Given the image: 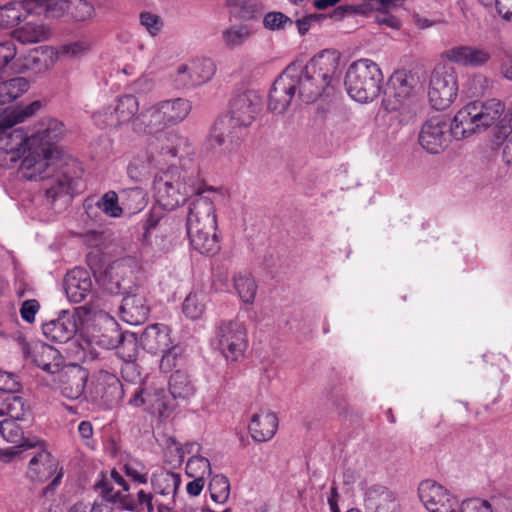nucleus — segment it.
<instances>
[{
	"label": "nucleus",
	"mask_w": 512,
	"mask_h": 512,
	"mask_svg": "<svg viewBox=\"0 0 512 512\" xmlns=\"http://www.w3.org/2000/svg\"><path fill=\"white\" fill-rule=\"evenodd\" d=\"M13 126L4 118L0 121V166L10 167L23 157L21 176L27 180L42 176L59 158L57 142L65 134L64 124L54 118H43L30 134L23 128L12 129Z\"/></svg>",
	"instance_id": "f257e3e1"
},
{
	"label": "nucleus",
	"mask_w": 512,
	"mask_h": 512,
	"mask_svg": "<svg viewBox=\"0 0 512 512\" xmlns=\"http://www.w3.org/2000/svg\"><path fill=\"white\" fill-rule=\"evenodd\" d=\"M493 127L498 140L512 133V112L498 99L475 100L463 106L451 123L453 137L460 140L471 134Z\"/></svg>",
	"instance_id": "f03ea898"
},
{
	"label": "nucleus",
	"mask_w": 512,
	"mask_h": 512,
	"mask_svg": "<svg viewBox=\"0 0 512 512\" xmlns=\"http://www.w3.org/2000/svg\"><path fill=\"white\" fill-rule=\"evenodd\" d=\"M261 109L262 99L255 91L248 90L233 96L226 114L214 126L211 142L227 151L238 147Z\"/></svg>",
	"instance_id": "7ed1b4c3"
},
{
	"label": "nucleus",
	"mask_w": 512,
	"mask_h": 512,
	"mask_svg": "<svg viewBox=\"0 0 512 512\" xmlns=\"http://www.w3.org/2000/svg\"><path fill=\"white\" fill-rule=\"evenodd\" d=\"M297 72L298 97L305 103L315 102L323 95L329 96L334 90L339 56L335 51L323 50L304 66L296 63L288 65Z\"/></svg>",
	"instance_id": "20e7f679"
},
{
	"label": "nucleus",
	"mask_w": 512,
	"mask_h": 512,
	"mask_svg": "<svg viewBox=\"0 0 512 512\" xmlns=\"http://www.w3.org/2000/svg\"><path fill=\"white\" fill-rule=\"evenodd\" d=\"M157 205L164 210H174L193 194L204 192V183L196 166L189 168L170 166L154 178Z\"/></svg>",
	"instance_id": "39448f33"
},
{
	"label": "nucleus",
	"mask_w": 512,
	"mask_h": 512,
	"mask_svg": "<svg viewBox=\"0 0 512 512\" xmlns=\"http://www.w3.org/2000/svg\"><path fill=\"white\" fill-rule=\"evenodd\" d=\"M186 229L192 247L199 253L213 255L219 251L217 216L211 199L199 196L190 203Z\"/></svg>",
	"instance_id": "423d86ee"
},
{
	"label": "nucleus",
	"mask_w": 512,
	"mask_h": 512,
	"mask_svg": "<svg viewBox=\"0 0 512 512\" xmlns=\"http://www.w3.org/2000/svg\"><path fill=\"white\" fill-rule=\"evenodd\" d=\"M191 109L190 101L184 98L162 100L143 107L134 121V131L152 133L166 126L177 125L188 117Z\"/></svg>",
	"instance_id": "0eeeda50"
},
{
	"label": "nucleus",
	"mask_w": 512,
	"mask_h": 512,
	"mask_svg": "<svg viewBox=\"0 0 512 512\" xmlns=\"http://www.w3.org/2000/svg\"><path fill=\"white\" fill-rule=\"evenodd\" d=\"M383 80L384 76L378 64L364 58L354 61L348 67L344 84L353 100L368 103L380 95Z\"/></svg>",
	"instance_id": "6e6552de"
},
{
	"label": "nucleus",
	"mask_w": 512,
	"mask_h": 512,
	"mask_svg": "<svg viewBox=\"0 0 512 512\" xmlns=\"http://www.w3.org/2000/svg\"><path fill=\"white\" fill-rule=\"evenodd\" d=\"M140 112L139 100L132 94H124L112 104L93 112L92 120L100 128H119L131 123L134 130V121Z\"/></svg>",
	"instance_id": "1a4fd4ad"
},
{
	"label": "nucleus",
	"mask_w": 512,
	"mask_h": 512,
	"mask_svg": "<svg viewBox=\"0 0 512 512\" xmlns=\"http://www.w3.org/2000/svg\"><path fill=\"white\" fill-rule=\"evenodd\" d=\"M215 338L223 357L237 362L244 357L248 347V334L244 322L239 319L225 320L216 327Z\"/></svg>",
	"instance_id": "9d476101"
},
{
	"label": "nucleus",
	"mask_w": 512,
	"mask_h": 512,
	"mask_svg": "<svg viewBox=\"0 0 512 512\" xmlns=\"http://www.w3.org/2000/svg\"><path fill=\"white\" fill-rule=\"evenodd\" d=\"M458 76L451 66H437L430 77L428 98L436 110L449 108L458 96Z\"/></svg>",
	"instance_id": "9b49d317"
},
{
	"label": "nucleus",
	"mask_w": 512,
	"mask_h": 512,
	"mask_svg": "<svg viewBox=\"0 0 512 512\" xmlns=\"http://www.w3.org/2000/svg\"><path fill=\"white\" fill-rule=\"evenodd\" d=\"M36 448H39V451L30 459L26 475L32 482L39 483L53 478L44 489V493H46L49 489H54L59 485L63 472L62 468H59L58 460L46 449L44 441H42V446Z\"/></svg>",
	"instance_id": "f8f14e48"
},
{
	"label": "nucleus",
	"mask_w": 512,
	"mask_h": 512,
	"mask_svg": "<svg viewBox=\"0 0 512 512\" xmlns=\"http://www.w3.org/2000/svg\"><path fill=\"white\" fill-rule=\"evenodd\" d=\"M215 72L216 65L211 59H194L177 67L174 83L178 88H194L210 81Z\"/></svg>",
	"instance_id": "ddd939ff"
},
{
	"label": "nucleus",
	"mask_w": 512,
	"mask_h": 512,
	"mask_svg": "<svg viewBox=\"0 0 512 512\" xmlns=\"http://www.w3.org/2000/svg\"><path fill=\"white\" fill-rule=\"evenodd\" d=\"M297 72L293 67H286L276 78L268 96V109L277 114L284 113L290 106L297 91Z\"/></svg>",
	"instance_id": "4468645a"
},
{
	"label": "nucleus",
	"mask_w": 512,
	"mask_h": 512,
	"mask_svg": "<svg viewBox=\"0 0 512 512\" xmlns=\"http://www.w3.org/2000/svg\"><path fill=\"white\" fill-rule=\"evenodd\" d=\"M418 494L429 512H457V498L435 481H422L418 487Z\"/></svg>",
	"instance_id": "2eb2a0df"
},
{
	"label": "nucleus",
	"mask_w": 512,
	"mask_h": 512,
	"mask_svg": "<svg viewBox=\"0 0 512 512\" xmlns=\"http://www.w3.org/2000/svg\"><path fill=\"white\" fill-rule=\"evenodd\" d=\"M102 488L101 495L109 500L118 502L123 510L132 512H154L155 506L158 508V504H162L154 499V494L140 489L137 492L136 499L130 494L121 493V491H114V488L108 481L101 483Z\"/></svg>",
	"instance_id": "dca6fc26"
},
{
	"label": "nucleus",
	"mask_w": 512,
	"mask_h": 512,
	"mask_svg": "<svg viewBox=\"0 0 512 512\" xmlns=\"http://www.w3.org/2000/svg\"><path fill=\"white\" fill-rule=\"evenodd\" d=\"M451 135V125L442 117H433L422 125L419 144L427 152L437 154L448 147Z\"/></svg>",
	"instance_id": "f3484780"
},
{
	"label": "nucleus",
	"mask_w": 512,
	"mask_h": 512,
	"mask_svg": "<svg viewBox=\"0 0 512 512\" xmlns=\"http://www.w3.org/2000/svg\"><path fill=\"white\" fill-rule=\"evenodd\" d=\"M63 162V154L59 149V158L56 163L47 168L42 176L35 179H46L48 181L45 187L46 195L52 201L62 196H69L72 189V177L68 176L66 172L60 171Z\"/></svg>",
	"instance_id": "a211bd4d"
},
{
	"label": "nucleus",
	"mask_w": 512,
	"mask_h": 512,
	"mask_svg": "<svg viewBox=\"0 0 512 512\" xmlns=\"http://www.w3.org/2000/svg\"><path fill=\"white\" fill-rule=\"evenodd\" d=\"M123 396V386L120 380L111 373L100 372L91 390L93 401L111 407Z\"/></svg>",
	"instance_id": "6ab92c4d"
},
{
	"label": "nucleus",
	"mask_w": 512,
	"mask_h": 512,
	"mask_svg": "<svg viewBox=\"0 0 512 512\" xmlns=\"http://www.w3.org/2000/svg\"><path fill=\"white\" fill-rule=\"evenodd\" d=\"M416 84L411 72L397 71L392 77V85L395 89L394 95H388L383 99V106L388 112H397L405 108L409 95Z\"/></svg>",
	"instance_id": "aec40b11"
},
{
	"label": "nucleus",
	"mask_w": 512,
	"mask_h": 512,
	"mask_svg": "<svg viewBox=\"0 0 512 512\" xmlns=\"http://www.w3.org/2000/svg\"><path fill=\"white\" fill-rule=\"evenodd\" d=\"M129 403L136 407L144 406L152 414L162 416L170 406V396L163 387H137Z\"/></svg>",
	"instance_id": "412c9836"
},
{
	"label": "nucleus",
	"mask_w": 512,
	"mask_h": 512,
	"mask_svg": "<svg viewBox=\"0 0 512 512\" xmlns=\"http://www.w3.org/2000/svg\"><path fill=\"white\" fill-rule=\"evenodd\" d=\"M133 261L120 259L114 261L104 276L106 289L112 294L127 293L134 278Z\"/></svg>",
	"instance_id": "4be33fe9"
},
{
	"label": "nucleus",
	"mask_w": 512,
	"mask_h": 512,
	"mask_svg": "<svg viewBox=\"0 0 512 512\" xmlns=\"http://www.w3.org/2000/svg\"><path fill=\"white\" fill-rule=\"evenodd\" d=\"M27 360L41 368L43 371L54 374L59 370L60 355L52 346L43 342H33L23 347Z\"/></svg>",
	"instance_id": "5701e85b"
},
{
	"label": "nucleus",
	"mask_w": 512,
	"mask_h": 512,
	"mask_svg": "<svg viewBox=\"0 0 512 512\" xmlns=\"http://www.w3.org/2000/svg\"><path fill=\"white\" fill-rule=\"evenodd\" d=\"M442 57L461 66L480 67L490 60L491 55L483 47L458 45L445 50Z\"/></svg>",
	"instance_id": "b1692460"
},
{
	"label": "nucleus",
	"mask_w": 512,
	"mask_h": 512,
	"mask_svg": "<svg viewBox=\"0 0 512 512\" xmlns=\"http://www.w3.org/2000/svg\"><path fill=\"white\" fill-rule=\"evenodd\" d=\"M150 481L154 494L166 498L168 501L163 505H168L170 511L165 510L164 512H172V506L175 504V497L181 484L180 474L159 469L152 474Z\"/></svg>",
	"instance_id": "393cba45"
},
{
	"label": "nucleus",
	"mask_w": 512,
	"mask_h": 512,
	"mask_svg": "<svg viewBox=\"0 0 512 512\" xmlns=\"http://www.w3.org/2000/svg\"><path fill=\"white\" fill-rule=\"evenodd\" d=\"M93 287L90 273L84 268L70 270L64 278V289L70 301L79 303L91 293Z\"/></svg>",
	"instance_id": "a878e982"
},
{
	"label": "nucleus",
	"mask_w": 512,
	"mask_h": 512,
	"mask_svg": "<svg viewBox=\"0 0 512 512\" xmlns=\"http://www.w3.org/2000/svg\"><path fill=\"white\" fill-rule=\"evenodd\" d=\"M365 508L367 512H396L397 503L395 494L387 487L372 485L365 492ZM347 512H361L350 509Z\"/></svg>",
	"instance_id": "bb28decb"
},
{
	"label": "nucleus",
	"mask_w": 512,
	"mask_h": 512,
	"mask_svg": "<svg viewBox=\"0 0 512 512\" xmlns=\"http://www.w3.org/2000/svg\"><path fill=\"white\" fill-rule=\"evenodd\" d=\"M248 429L254 441H268L278 429V418L274 412L260 410L252 415Z\"/></svg>",
	"instance_id": "cd10ccee"
},
{
	"label": "nucleus",
	"mask_w": 512,
	"mask_h": 512,
	"mask_svg": "<svg viewBox=\"0 0 512 512\" xmlns=\"http://www.w3.org/2000/svg\"><path fill=\"white\" fill-rule=\"evenodd\" d=\"M141 344L151 354L161 353L172 344L171 329L160 323L149 325L141 334Z\"/></svg>",
	"instance_id": "c85d7f7f"
},
{
	"label": "nucleus",
	"mask_w": 512,
	"mask_h": 512,
	"mask_svg": "<svg viewBox=\"0 0 512 512\" xmlns=\"http://www.w3.org/2000/svg\"><path fill=\"white\" fill-rule=\"evenodd\" d=\"M42 330L48 340L56 343H66L76 333V320L68 313H64L58 319L43 324Z\"/></svg>",
	"instance_id": "c756f323"
},
{
	"label": "nucleus",
	"mask_w": 512,
	"mask_h": 512,
	"mask_svg": "<svg viewBox=\"0 0 512 512\" xmlns=\"http://www.w3.org/2000/svg\"><path fill=\"white\" fill-rule=\"evenodd\" d=\"M120 309L123 320L130 324H140L144 322L150 312L146 299L141 294L126 295L122 300Z\"/></svg>",
	"instance_id": "7c9ffc66"
},
{
	"label": "nucleus",
	"mask_w": 512,
	"mask_h": 512,
	"mask_svg": "<svg viewBox=\"0 0 512 512\" xmlns=\"http://www.w3.org/2000/svg\"><path fill=\"white\" fill-rule=\"evenodd\" d=\"M17 421L18 420L14 419H4L0 422V434L2 438L6 442L21 445L25 448L42 446L41 440L25 438L23 429Z\"/></svg>",
	"instance_id": "2f4dec72"
},
{
	"label": "nucleus",
	"mask_w": 512,
	"mask_h": 512,
	"mask_svg": "<svg viewBox=\"0 0 512 512\" xmlns=\"http://www.w3.org/2000/svg\"><path fill=\"white\" fill-rule=\"evenodd\" d=\"M34 13L29 9L27 0L10 2L0 7V26L11 28L20 23L28 14Z\"/></svg>",
	"instance_id": "473e14b6"
},
{
	"label": "nucleus",
	"mask_w": 512,
	"mask_h": 512,
	"mask_svg": "<svg viewBox=\"0 0 512 512\" xmlns=\"http://www.w3.org/2000/svg\"><path fill=\"white\" fill-rule=\"evenodd\" d=\"M232 283L235 293L245 304H252L257 293V283L253 276L247 272H239L233 275Z\"/></svg>",
	"instance_id": "72a5a7b5"
},
{
	"label": "nucleus",
	"mask_w": 512,
	"mask_h": 512,
	"mask_svg": "<svg viewBox=\"0 0 512 512\" xmlns=\"http://www.w3.org/2000/svg\"><path fill=\"white\" fill-rule=\"evenodd\" d=\"M30 67L36 72L47 71L52 68L58 60L55 47L40 46L28 55Z\"/></svg>",
	"instance_id": "f704fd0d"
},
{
	"label": "nucleus",
	"mask_w": 512,
	"mask_h": 512,
	"mask_svg": "<svg viewBox=\"0 0 512 512\" xmlns=\"http://www.w3.org/2000/svg\"><path fill=\"white\" fill-rule=\"evenodd\" d=\"M168 388L169 396L173 399H188L195 393V386L189 376L179 370L171 374Z\"/></svg>",
	"instance_id": "c9c22d12"
},
{
	"label": "nucleus",
	"mask_w": 512,
	"mask_h": 512,
	"mask_svg": "<svg viewBox=\"0 0 512 512\" xmlns=\"http://www.w3.org/2000/svg\"><path fill=\"white\" fill-rule=\"evenodd\" d=\"M27 5L35 14L60 18L66 16L68 0H27Z\"/></svg>",
	"instance_id": "e433bc0d"
},
{
	"label": "nucleus",
	"mask_w": 512,
	"mask_h": 512,
	"mask_svg": "<svg viewBox=\"0 0 512 512\" xmlns=\"http://www.w3.org/2000/svg\"><path fill=\"white\" fill-rule=\"evenodd\" d=\"M87 382V374L85 371H77L67 376L66 380L62 381L60 391L61 394L69 399L76 400L84 395L85 386Z\"/></svg>",
	"instance_id": "4c0bfd02"
},
{
	"label": "nucleus",
	"mask_w": 512,
	"mask_h": 512,
	"mask_svg": "<svg viewBox=\"0 0 512 512\" xmlns=\"http://www.w3.org/2000/svg\"><path fill=\"white\" fill-rule=\"evenodd\" d=\"M187 141L176 132H169L163 139H158L156 148H159V157L168 162L178 157L182 147L186 145Z\"/></svg>",
	"instance_id": "58836bf2"
},
{
	"label": "nucleus",
	"mask_w": 512,
	"mask_h": 512,
	"mask_svg": "<svg viewBox=\"0 0 512 512\" xmlns=\"http://www.w3.org/2000/svg\"><path fill=\"white\" fill-rule=\"evenodd\" d=\"M29 89V81L24 77H17L0 82V104H7L20 97Z\"/></svg>",
	"instance_id": "ea45409f"
},
{
	"label": "nucleus",
	"mask_w": 512,
	"mask_h": 512,
	"mask_svg": "<svg viewBox=\"0 0 512 512\" xmlns=\"http://www.w3.org/2000/svg\"><path fill=\"white\" fill-rule=\"evenodd\" d=\"M66 17L73 22H87L95 17L94 6L86 0H68Z\"/></svg>",
	"instance_id": "a19ab883"
},
{
	"label": "nucleus",
	"mask_w": 512,
	"mask_h": 512,
	"mask_svg": "<svg viewBox=\"0 0 512 512\" xmlns=\"http://www.w3.org/2000/svg\"><path fill=\"white\" fill-rule=\"evenodd\" d=\"M14 35L21 43H36L46 40L49 30L42 24L27 23L14 31Z\"/></svg>",
	"instance_id": "79ce46f5"
},
{
	"label": "nucleus",
	"mask_w": 512,
	"mask_h": 512,
	"mask_svg": "<svg viewBox=\"0 0 512 512\" xmlns=\"http://www.w3.org/2000/svg\"><path fill=\"white\" fill-rule=\"evenodd\" d=\"M58 60L63 58L78 59L91 50V42L88 39H78L55 47Z\"/></svg>",
	"instance_id": "37998d69"
},
{
	"label": "nucleus",
	"mask_w": 512,
	"mask_h": 512,
	"mask_svg": "<svg viewBox=\"0 0 512 512\" xmlns=\"http://www.w3.org/2000/svg\"><path fill=\"white\" fill-rule=\"evenodd\" d=\"M206 309V297L203 293H190L184 300L183 313L190 319H199Z\"/></svg>",
	"instance_id": "c03bdc74"
},
{
	"label": "nucleus",
	"mask_w": 512,
	"mask_h": 512,
	"mask_svg": "<svg viewBox=\"0 0 512 512\" xmlns=\"http://www.w3.org/2000/svg\"><path fill=\"white\" fill-rule=\"evenodd\" d=\"M250 35L248 27L243 25H235L222 32L223 41L230 49L241 46L249 39Z\"/></svg>",
	"instance_id": "a18cd8bd"
},
{
	"label": "nucleus",
	"mask_w": 512,
	"mask_h": 512,
	"mask_svg": "<svg viewBox=\"0 0 512 512\" xmlns=\"http://www.w3.org/2000/svg\"><path fill=\"white\" fill-rule=\"evenodd\" d=\"M186 474L190 478H207L211 475V465L207 458L199 455L190 457L186 463Z\"/></svg>",
	"instance_id": "49530a36"
},
{
	"label": "nucleus",
	"mask_w": 512,
	"mask_h": 512,
	"mask_svg": "<svg viewBox=\"0 0 512 512\" xmlns=\"http://www.w3.org/2000/svg\"><path fill=\"white\" fill-rule=\"evenodd\" d=\"M209 491L214 502H226L230 494L228 478L222 474L215 475L209 483Z\"/></svg>",
	"instance_id": "de8ad7c7"
},
{
	"label": "nucleus",
	"mask_w": 512,
	"mask_h": 512,
	"mask_svg": "<svg viewBox=\"0 0 512 512\" xmlns=\"http://www.w3.org/2000/svg\"><path fill=\"white\" fill-rule=\"evenodd\" d=\"M97 207L106 215L118 218L123 213V208L119 205V197L115 191L106 192L97 202Z\"/></svg>",
	"instance_id": "09e8293b"
},
{
	"label": "nucleus",
	"mask_w": 512,
	"mask_h": 512,
	"mask_svg": "<svg viewBox=\"0 0 512 512\" xmlns=\"http://www.w3.org/2000/svg\"><path fill=\"white\" fill-rule=\"evenodd\" d=\"M3 408L5 414L9 415V419L22 420L26 411V403L22 397L13 393L4 399Z\"/></svg>",
	"instance_id": "8fccbe9b"
},
{
	"label": "nucleus",
	"mask_w": 512,
	"mask_h": 512,
	"mask_svg": "<svg viewBox=\"0 0 512 512\" xmlns=\"http://www.w3.org/2000/svg\"><path fill=\"white\" fill-rule=\"evenodd\" d=\"M42 107L40 101H34L24 107H17L8 113L4 119H6L10 124H18L24 122L27 118L33 116L37 111Z\"/></svg>",
	"instance_id": "3c124183"
},
{
	"label": "nucleus",
	"mask_w": 512,
	"mask_h": 512,
	"mask_svg": "<svg viewBox=\"0 0 512 512\" xmlns=\"http://www.w3.org/2000/svg\"><path fill=\"white\" fill-rule=\"evenodd\" d=\"M123 205L131 213H136L144 208L146 202L142 189L136 187L123 191Z\"/></svg>",
	"instance_id": "603ef678"
},
{
	"label": "nucleus",
	"mask_w": 512,
	"mask_h": 512,
	"mask_svg": "<svg viewBox=\"0 0 512 512\" xmlns=\"http://www.w3.org/2000/svg\"><path fill=\"white\" fill-rule=\"evenodd\" d=\"M17 55L14 42L0 43V74L12 68V62Z\"/></svg>",
	"instance_id": "864d4df0"
},
{
	"label": "nucleus",
	"mask_w": 512,
	"mask_h": 512,
	"mask_svg": "<svg viewBox=\"0 0 512 512\" xmlns=\"http://www.w3.org/2000/svg\"><path fill=\"white\" fill-rule=\"evenodd\" d=\"M264 26L270 30L285 29L291 27L293 21L281 12H269L263 19Z\"/></svg>",
	"instance_id": "5fc2aeb1"
},
{
	"label": "nucleus",
	"mask_w": 512,
	"mask_h": 512,
	"mask_svg": "<svg viewBox=\"0 0 512 512\" xmlns=\"http://www.w3.org/2000/svg\"><path fill=\"white\" fill-rule=\"evenodd\" d=\"M160 162L161 160H157L154 157H149L146 162L135 158L129 163L127 172L131 178L139 180L148 173V168L151 164H158Z\"/></svg>",
	"instance_id": "6e6d98bb"
},
{
	"label": "nucleus",
	"mask_w": 512,
	"mask_h": 512,
	"mask_svg": "<svg viewBox=\"0 0 512 512\" xmlns=\"http://www.w3.org/2000/svg\"><path fill=\"white\" fill-rule=\"evenodd\" d=\"M161 353L160 369L164 372H168L176 366L177 360L181 355V348L171 344L167 350Z\"/></svg>",
	"instance_id": "4d7b16f0"
},
{
	"label": "nucleus",
	"mask_w": 512,
	"mask_h": 512,
	"mask_svg": "<svg viewBox=\"0 0 512 512\" xmlns=\"http://www.w3.org/2000/svg\"><path fill=\"white\" fill-rule=\"evenodd\" d=\"M140 22L152 36H156L163 27V21L160 16L151 12H142L140 14Z\"/></svg>",
	"instance_id": "13d9d810"
},
{
	"label": "nucleus",
	"mask_w": 512,
	"mask_h": 512,
	"mask_svg": "<svg viewBox=\"0 0 512 512\" xmlns=\"http://www.w3.org/2000/svg\"><path fill=\"white\" fill-rule=\"evenodd\" d=\"M368 13L365 1L358 5H340L336 7L331 15L332 18L336 20H341L346 16L356 15V14H366Z\"/></svg>",
	"instance_id": "bf43d9fd"
},
{
	"label": "nucleus",
	"mask_w": 512,
	"mask_h": 512,
	"mask_svg": "<svg viewBox=\"0 0 512 512\" xmlns=\"http://www.w3.org/2000/svg\"><path fill=\"white\" fill-rule=\"evenodd\" d=\"M162 209L163 207H160V205L154 206L148 214L143 226L146 237L152 229L156 228L158 225L167 223L168 218L164 217Z\"/></svg>",
	"instance_id": "052dcab7"
},
{
	"label": "nucleus",
	"mask_w": 512,
	"mask_h": 512,
	"mask_svg": "<svg viewBox=\"0 0 512 512\" xmlns=\"http://www.w3.org/2000/svg\"><path fill=\"white\" fill-rule=\"evenodd\" d=\"M230 7L238 9L241 18H249L257 7L256 0H227Z\"/></svg>",
	"instance_id": "680f3d73"
},
{
	"label": "nucleus",
	"mask_w": 512,
	"mask_h": 512,
	"mask_svg": "<svg viewBox=\"0 0 512 512\" xmlns=\"http://www.w3.org/2000/svg\"><path fill=\"white\" fill-rule=\"evenodd\" d=\"M460 512H492L488 501L474 498L462 502Z\"/></svg>",
	"instance_id": "e2e57ef3"
},
{
	"label": "nucleus",
	"mask_w": 512,
	"mask_h": 512,
	"mask_svg": "<svg viewBox=\"0 0 512 512\" xmlns=\"http://www.w3.org/2000/svg\"><path fill=\"white\" fill-rule=\"evenodd\" d=\"M39 309L40 304L37 300H26L22 303V306L20 308V315L24 321L28 323H33Z\"/></svg>",
	"instance_id": "0e129e2a"
},
{
	"label": "nucleus",
	"mask_w": 512,
	"mask_h": 512,
	"mask_svg": "<svg viewBox=\"0 0 512 512\" xmlns=\"http://www.w3.org/2000/svg\"><path fill=\"white\" fill-rule=\"evenodd\" d=\"M19 382L12 373L0 371V391L13 394L18 392Z\"/></svg>",
	"instance_id": "69168bd1"
},
{
	"label": "nucleus",
	"mask_w": 512,
	"mask_h": 512,
	"mask_svg": "<svg viewBox=\"0 0 512 512\" xmlns=\"http://www.w3.org/2000/svg\"><path fill=\"white\" fill-rule=\"evenodd\" d=\"M82 241L88 247L101 248L105 244L106 236L103 232L91 230L82 235Z\"/></svg>",
	"instance_id": "338daca9"
},
{
	"label": "nucleus",
	"mask_w": 512,
	"mask_h": 512,
	"mask_svg": "<svg viewBox=\"0 0 512 512\" xmlns=\"http://www.w3.org/2000/svg\"><path fill=\"white\" fill-rule=\"evenodd\" d=\"M401 0H366L367 11L389 12L395 8Z\"/></svg>",
	"instance_id": "774afa93"
}]
</instances>
